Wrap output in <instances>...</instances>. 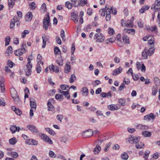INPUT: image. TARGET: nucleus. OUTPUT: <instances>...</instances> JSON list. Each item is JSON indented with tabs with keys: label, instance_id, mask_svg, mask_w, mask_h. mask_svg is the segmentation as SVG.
I'll return each instance as SVG.
<instances>
[{
	"label": "nucleus",
	"instance_id": "nucleus-1",
	"mask_svg": "<svg viewBox=\"0 0 160 160\" xmlns=\"http://www.w3.org/2000/svg\"><path fill=\"white\" fill-rule=\"evenodd\" d=\"M99 13L102 16H105L106 15V20L107 21H109L110 20L111 18V12L109 8L105 7V8H103L99 10Z\"/></svg>",
	"mask_w": 160,
	"mask_h": 160
},
{
	"label": "nucleus",
	"instance_id": "nucleus-2",
	"mask_svg": "<svg viewBox=\"0 0 160 160\" xmlns=\"http://www.w3.org/2000/svg\"><path fill=\"white\" fill-rule=\"evenodd\" d=\"M154 47H151L148 50L146 48H145L142 52V57L144 59H146L148 56H152L154 53L155 51Z\"/></svg>",
	"mask_w": 160,
	"mask_h": 160
},
{
	"label": "nucleus",
	"instance_id": "nucleus-3",
	"mask_svg": "<svg viewBox=\"0 0 160 160\" xmlns=\"http://www.w3.org/2000/svg\"><path fill=\"white\" fill-rule=\"evenodd\" d=\"M28 63L26 65V68L25 69L26 75L29 76L32 73V65L31 63V59L29 58H28Z\"/></svg>",
	"mask_w": 160,
	"mask_h": 160
},
{
	"label": "nucleus",
	"instance_id": "nucleus-4",
	"mask_svg": "<svg viewBox=\"0 0 160 160\" xmlns=\"http://www.w3.org/2000/svg\"><path fill=\"white\" fill-rule=\"evenodd\" d=\"M10 91L12 98L15 103H17L19 100V96L15 89L13 87L10 89Z\"/></svg>",
	"mask_w": 160,
	"mask_h": 160
},
{
	"label": "nucleus",
	"instance_id": "nucleus-5",
	"mask_svg": "<svg viewBox=\"0 0 160 160\" xmlns=\"http://www.w3.org/2000/svg\"><path fill=\"white\" fill-rule=\"evenodd\" d=\"M103 141V140H98L95 141V143L97 144L96 147L93 149V152L95 154H98L101 150V147L99 146V145L101 144Z\"/></svg>",
	"mask_w": 160,
	"mask_h": 160
},
{
	"label": "nucleus",
	"instance_id": "nucleus-6",
	"mask_svg": "<svg viewBox=\"0 0 160 160\" xmlns=\"http://www.w3.org/2000/svg\"><path fill=\"white\" fill-rule=\"evenodd\" d=\"M93 134V131L91 129L86 130L83 132L82 133V138H86L91 137Z\"/></svg>",
	"mask_w": 160,
	"mask_h": 160
},
{
	"label": "nucleus",
	"instance_id": "nucleus-7",
	"mask_svg": "<svg viewBox=\"0 0 160 160\" xmlns=\"http://www.w3.org/2000/svg\"><path fill=\"white\" fill-rule=\"evenodd\" d=\"M50 17L48 15L47 17L44 18L43 20V27L44 28L47 30L50 25Z\"/></svg>",
	"mask_w": 160,
	"mask_h": 160
},
{
	"label": "nucleus",
	"instance_id": "nucleus-8",
	"mask_svg": "<svg viewBox=\"0 0 160 160\" xmlns=\"http://www.w3.org/2000/svg\"><path fill=\"white\" fill-rule=\"evenodd\" d=\"M152 9H154L155 12H157L160 10V0H156L154 4L153 5L152 7Z\"/></svg>",
	"mask_w": 160,
	"mask_h": 160
},
{
	"label": "nucleus",
	"instance_id": "nucleus-9",
	"mask_svg": "<svg viewBox=\"0 0 160 160\" xmlns=\"http://www.w3.org/2000/svg\"><path fill=\"white\" fill-rule=\"evenodd\" d=\"M95 39H97L96 41L102 42L104 40V37L101 33H96L94 37Z\"/></svg>",
	"mask_w": 160,
	"mask_h": 160
},
{
	"label": "nucleus",
	"instance_id": "nucleus-10",
	"mask_svg": "<svg viewBox=\"0 0 160 160\" xmlns=\"http://www.w3.org/2000/svg\"><path fill=\"white\" fill-rule=\"evenodd\" d=\"M26 51L25 48H21L15 51L14 53L16 56H20L25 53Z\"/></svg>",
	"mask_w": 160,
	"mask_h": 160
},
{
	"label": "nucleus",
	"instance_id": "nucleus-11",
	"mask_svg": "<svg viewBox=\"0 0 160 160\" xmlns=\"http://www.w3.org/2000/svg\"><path fill=\"white\" fill-rule=\"evenodd\" d=\"M42 48H44L46 45L47 41L48 42L50 39L49 36H46L45 35H42Z\"/></svg>",
	"mask_w": 160,
	"mask_h": 160
},
{
	"label": "nucleus",
	"instance_id": "nucleus-12",
	"mask_svg": "<svg viewBox=\"0 0 160 160\" xmlns=\"http://www.w3.org/2000/svg\"><path fill=\"white\" fill-rule=\"evenodd\" d=\"M41 138L43 139L45 142H47L50 144H53L52 141L51 139L44 134H42L41 136Z\"/></svg>",
	"mask_w": 160,
	"mask_h": 160
},
{
	"label": "nucleus",
	"instance_id": "nucleus-13",
	"mask_svg": "<svg viewBox=\"0 0 160 160\" xmlns=\"http://www.w3.org/2000/svg\"><path fill=\"white\" fill-rule=\"evenodd\" d=\"M135 127L136 128L139 130H148L149 128V127L147 125H144L140 124H137Z\"/></svg>",
	"mask_w": 160,
	"mask_h": 160
},
{
	"label": "nucleus",
	"instance_id": "nucleus-14",
	"mask_svg": "<svg viewBox=\"0 0 160 160\" xmlns=\"http://www.w3.org/2000/svg\"><path fill=\"white\" fill-rule=\"evenodd\" d=\"M27 127L33 133H36L38 132V130L37 129L36 127L33 125H28Z\"/></svg>",
	"mask_w": 160,
	"mask_h": 160
},
{
	"label": "nucleus",
	"instance_id": "nucleus-15",
	"mask_svg": "<svg viewBox=\"0 0 160 160\" xmlns=\"http://www.w3.org/2000/svg\"><path fill=\"white\" fill-rule=\"evenodd\" d=\"M108 108L111 111H114L115 110H118L120 109V106L119 105L115 104H111L108 105Z\"/></svg>",
	"mask_w": 160,
	"mask_h": 160
},
{
	"label": "nucleus",
	"instance_id": "nucleus-16",
	"mask_svg": "<svg viewBox=\"0 0 160 160\" xmlns=\"http://www.w3.org/2000/svg\"><path fill=\"white\" fill-rule=\"evenodd\" d=\"M155 116L152 113H150L148 115H147L144 117V120L147 121H150V120H154L155 118Z\"/></svg>",
	"mask_w": 160,
	"mask_h": 160
},
{
	"label": "nucleus",
	"instance_id": "nucleus-17",
	"mask_svg": "<svg viewBox=\"0 0 160 160\" xmlns=\"http://www.w3.org/2000/svg\"><path fill=\"white\" fill-rule=\"evenodd\" d=\"M5 82V79L3 77H2L1 78L0 81V87L1 88V90L2 92H3L5 91V88L4 87V83Z\"/></svg>",
	"mask_w": 160,
	"mask_h": 160
},
{
	"label": "nucleus",
	"instance_id": "nucleus-18",
	"mask_svg": "<svg viewBox=\"0 0 160 160\" xmlns=\"http://www.w3.org/2000/svg\"><path fill=\"white\" fill-rule=\"evenodd\" d=\"M58 92L59 93L62 94L68 99H70V97L69 94V90H68L66 91H64L59 89L58 90Z\"/></svg>",
	"mask_w": 160,
	"mask_h": 160
},
{
	"label": "nucleus",
	"instance_id": "nucleus-19",
	"mask_svg": "<svg viewBox=\"0 0 160 160\" xmlns=\"http://www.w3.org/2000/svg\"><path fill=\"white\" fill-rule=\"evenodd\" d=\"M30 106L31 109L34 110H36L37 107L36 103L35 100L33 98L30 99Z\"/></svg>",
	"mask_w": 160,
	"mask_h": 160
},
{
	"label": "nucleus",
	"instance_id": "nucleus-20",
	"mask_svg": "<svg viewBox=\"0 0 160 160\" xmlns=\"http://www.w3.org/2000/svg\"><path fill=\"white\" fill-rule=\"evenodd\" d=\"M32 18V13L29 12L26 15L25 17V20L26 21H30L31 20Z\"/></svg>",
	"mask_w": 160,
	"mask_h": 160
},
{
	"label": "nucleus",
	"instance_id": "nucleus-21",
	"mask_svg": "<svg viewBox=\"0 0 160 160\" xmlns=\"http://www.w3.org/2000/svg\"><path fill=\"white\" fill-rule=\"evenodd\" d=\"M18 21V18L17 16H14L13 18L11 20L10 28H13L15 25V22H17Z\"/></svg>",
	"mask_w": 160,
	"mask_h": 160
},
{
	"label": "nucleus",
	"instance_id": "nucleus-22",
	"mask_svg": "<svg viewBox=\"0 0 160 160\" xmlns=\"http://www.w3.org/2000/svg\"><path fill=\"white\" fill-rule=\"evenodd\" d=\"M135 30L134 29L125 28L124 29V32L130 34L131 35H134L135 33Z\"/></svg>",
	"mask_w": 160,
	"mask_h": 160
},
{
	"label": "nucleus",
	"instance_id": "nucleus-23",
	"mask_svg": "<svg viewBox=\"0 0 160 160\" xmlns=\"http://www.w3.org/2000/svg\"><path fill=\"white\" fill-rule=\"evenodd\" d=\"M122 71L121 67H119L118 68L115 69L112 72L113 75H116L120 73Z\"/></svg>",
	"mask_w": 160,
	"mask_h": 160
},
{
	"label": "nucleus",
	"instance_id": "nucleus-24",
	"mask_svg": "<svg viewBox=\"0 0 160 160\" xmlns=\"http://www.w3.org/2000/svg\"><path fill=\"white\" fill-rule=\"evenodd\" d=\"M81 92H82L83 95L85 96H87L88 94V90L86 87H83L82 88Z\"/></svg>",
	"mask_w": 160,
	"mask_h": 160
},
{
	"label": "nucleus",
	"instance_id": "nucleus-25",
	"mask_svg": "<svg viewBox=\"0 0 160 160\" xmlns=\"http://www.w3.org/2000/svg\"><path fill=\"white\" fill-rule=\"evenodd\" d=\"M71 66L68 64H66L64 67V72L68 73L71 71Z\"/></svg>",
	"mask_w": 160,
	"mask_h": 160
},
{
	"label": "nucleus",
	"instance_id": "nucleus-26",
	"mask_svg": "<svg viewBox=\"0 0 160 160\" xmlns=\"http://www.w3.org/2000/svg\"><path fill=\"white\" fill-rule=\"evenodd\" d=\"M142 135L143 137H149L151 136L152 133L150 132L144 131L142 132Z\"/></svg>",
	"mask_w": 160,
	"mask_h": 160
},
{
	"label": "nucleus",
	"instance_id": "nucleus-27",
	"mask_svg": "<svg viewBox=\"0 0 160 160\" xmlns=\"http://www.w3.org/2000/svg\"><path fill=\"white\" fill-rule=\"evenodd\" d=\"M132 21L131 20H128L126 22V26L127 27L131 28L133 26Z\"/></svg>",
	"mask_w": 160,
	"mask_h": 160
},
{
	"label": "nucleus",
	"instance_id": "nucleus-28",
	"mask_svg": "<svg viewBox=\"0 0 160 160\" xmlns=\"http://www.w3.org/2000/svg\"><path fill=\"white\" fill-rule=\"evenodd\" d=\"M128 158V156L127 152H124L121 155V158L122 160H127Z\"/></svg>",
	"mask_w": 160,
	"mask_h": 160
},
{
	"label": "nucleus",
	"instance_id": "nucleus-29",
	"mask_svg": "<svg viewBox=\"0 0 160 160\" xmlns=\"http://www.w3.org/2000/svg\"><path fill=\"white\" fill-rule=\"evenodd\" d=\"M136 147L137 149H141L143 148L144 147V145L141 142H138V143H136Z\"/></svg>",
	"mask_w": 160,
	"mask_h": 160
},
{
	"label": "nucleus",
	"instance_id": "nucleus-30",
	"mask_svg": "<svg viewBox=\"0 0 160 160\" xmlns=\"http://www.w3.org/2000/svg\"><path fill=\"white\" fill-rule=\"evenodd\" d=\"M150 6L148 5L143 6L139 10L140 12L141 13H144L145 11L148 10Z\"/></svg>",
	"mask_w": 160,
	"mask_h": 160
},
{
	"label": "nucleus",
	"instance_id": "nucleus-31",
	"mask_svg": "<svg viewBox=\"0 0 160 160\" xmlns=\"http://www.w3.org/2000/svg\"><path fill=\"white\" fill-rule=\"evenodd\" d=\"M15 0H8V4L10 8H12L14 5Z\"/></svg>",
	"mask_w": 160,
	"mask_h": 160
},
{
	"label": "nucleus",
	"instance_id": "nucleus-32",
	"mask_svg": "<svg viewBox=\"0 0 160 160\" xmlns=\"http://www.w3.org/2000/svg\"><path fill=\"white\" fill-rule=\"evenodd\" d=\"M17 141L16 138L14 137H13L9 140V143L12 145L15 144Z\"/></svg>",
	"mask_w": 160,
	"mask_h": 160
},
{
	"label": "nucleus",
	"instance_id": "nucleus-33",
	"mask_svg": "<svg viewBox=\"0 0 160 160\" xmlns=\"http://www.w3.org/2000/svg\"><path fill=\"white\" fill-rule=\"evenodd\" d=\"M47 105L48 106V111H52L53 110L54 107L51 104V102L50 101H48L47 103Z\"/></svg>",
	"mask_w": 160,
	"mask_h": 160
},
{
	"label": "nucleus",
	"instance_id": "nucleus-34",
	"mask_svg": "<svg viewBox=\"0 0 160 160\" xmlns=\"http://www.w3.org/2000/svg\"><path fill=\"white\" fill-rule=\"evenodd\" d=\"M72 20L75 23H77L78 22V20L77 19V16L74 13H73L71 14Z\"/></svg>",
	"mask_w": 160,
	"mask_h": 160
},
{
	"label": "nucleus",
	"instance_id": "nucleus-35",
	"mask_svg": "<svg viewBox=\"0 0 160 160\" xmlns=\"http://www.w3.org/2000/svg\"><path fill=\"white\" fill-rule=\"evenodd\" d=\"M12 48L11 46L8 47L6 53L7 54V56H9L12 53Z\"/></svg>",
	"mask_w": 160,
	"mask_h": 160
},
{
	"label": "nucleus",
	"instance_id": "nucleus-36",
	"mask_svg": "<svg viewBox=\"0 0 160 160\" xmlns=\"http://www.w3.org/2000/svg\"><path fill=\"white\" fill-rule=\"evenodd\" d=\"M40 11L42 13L46 11V6L45 3H43L40 8Z\"/></svg>",
	"mask_w": 160,
	"mask_h": 160
},
{
	"label": "nucleus",
	"instance_id": "nucleus-37",
	"mask_svg": "<svg viewBox=\"0 0 160 160\" xmlns=\"http://www.w3.org/2000/svg\"><path fill=\"white\" fill-rule=\"evenodd\" d=\"M140 139V138L138 137H133L131 138V140L134 143H138Z\"/></svg>",
	"mask_w": 160,
	"mask_h": 160
},
{
	"label": "nucleus",
	"instance_id": "nucleus-38",
	"mask_svg": "<svg viewBox=\"0 0 160 160\" xmlns=\"http://www.w3.org/2000/svg\"><path fill=\"white\" fill-rule=\"evenodd\" d=\"M76 80V77L73 74H72L71 76L70 79H69V82L71 83H72L74 82L75 80Z\"/></svg>",
	"mask_w": 160,
	"mask_h": 160
},
{
	"label": "nucleus",
	"instance_id": "nucleus-39",
	"mask_svg": "<svg viewBox=\"0 0 160 160\" xmlns=\"http://www.w3.org/2000/svg\"><path fill=\"white\" fill-rule=\"evenodd\" d=\"M122 39L124 42L126 43H129V38L126 35L122 37Z\"/></svg>",
	"mask_w": 160,
	"mask_h": 160
},
{
	"label": "nucleus",
	"instance_id": "nucleus-40",
	"mask_svg": "<svg viewBox=\"0 0 160 160\" xmlns=\"http://www.w3.org/2000/svg\"><path fill=\"white\" fill-rule=\"evenodd\" d=\"M55 98L56 99L59 100L60 101H62L63 99L62 95L59 94H57L55 95Z\"/></svg>",
	"mask_w": 160,
	"mask_h": 160
},
{
	"label": "nucleus",
	"instance_id": "nucleus-41",
	"mask_svg": "<svg viewBox=\"0 0 160 160\" xmlns=\"http://www.w3.org/2000/svg\"><path fill=\"white\" fill-rule=\"evenodd\" d=\"M65 6L68 9H71L72 8V5L70 2L67 1L65 3Z\"/></svg>",
	"mask_w": 160,
	"mask_h": 160
},
{
	"label": "nucleus",
	"instance_id": "nucleus-42",
	"mask_svg": "<svg viewBox=\"0 0 160 160\" xmlns=\"http://www.w3.org/2000/svg\"><path fill=\"white\" fill-rule=\"evenodd\" d=\"M10 40V38L9 36H7L5 38V45L6 46H8L9 44V42Z\"/></svg>",
	"mask_w": 160,
	"mask_h": 160
},
{
	"label": "nucleus",
	"instance_id": "nucleus-43",
	"mask_svg": "<svg viewBox=\"0 0 160 160\" xmlns=\"http://www.w3.org/2000/svg\"><path fill=\"white\" fill-rule=\"evenodd\" d=\"M49 155L50 157L52 158H55L56 157V155L52 150L49 151Z\"/></svg>",
	"mask_w": 160,
	"mask_h": 160
},
{
	"label": "nucleus",
	"instance_id": "nucleus-44",
	"mask_svg": "<svg viewBox=\"0 0 160 160\" xmlns=\"http://www.w3.org/2000/svg\"><path fill=\"white\" fill-rule=\"evenodd\" d=\"M150 153V151L148 150H146L144 155L143 157L145 158V160H148V157L149 154Z\"/></svg>",
	"mask_w": 160,
	"mask_h": 160
},
{
	"label": "nucleus",
	"instance_id": "nucleus-45",
	"mask_svg": "<svg viewBox=\"0 0 160 160\" xmlns=\"http://www.w3.org/2000/svg\"><path fill=\"white\" fill-rule=\"evenodd\" d=\"M46 130L47 132H48L50 134H51V135H54L55 134L54 131L49 128H46Z\"/></svg>",
	"mask_w": 160,
	"mask_h": 160
},
{
	"label": "nucleus",
	"instance_id": "nucleus-46",
	"mask_svg": "<svg viewBox=\"0 0 160 160\" xmlns=\"http://www.w3.org/2000/svg\"><path fill=\"white\" fill-rule=\"evenodd\" d=\"M149 31L152 32L155 31L156 33H157L158 28L156 26H154L150 27Z\"/></svg>",
	"mask_w": 160,
	"mask_h": 160
},
{
	"label": "nucleus",
	"instance_id": "nucleus-47",
	"mask_svg": "<svg viewBox=\"0 0 160 160\" xmlns=\"http://www.w3.org/2000/svg\"><path fill=\"white\" fill-rule=\"evenodd\" d=\"M154 38H152L148 41V43L149 44L152 46V47H154Z\"/></svg>",
	"mask_w": 160,
	"mask_h": 160
},
{
	"label": "nucleus",
	"instance_id": "nucleus-48",
	"mask_svg": "<svg viewBox=\"0 0 160 160\" xmlns=\"http://www.w3.org/2000/svg\"><path fill=\"white\" fill-rule=\"evenodd\" d=\"M111 143L109 142L108 143L106 144L105 148L104 149V152H107L109 149V147L111 145Z\"/></svg>",
	"mask_w": 160,
	"mask_h": 160
},
{
	"label": "nucleus",
	"instance_id": "nucleus-49",
	"mask_svg": "<svg viewBox=\"0 0 160 160\" xmlns=\"http://www.w3.org/2000/svg\"><path fill=\"white\" fill-rule=\"evenodd\" d=\"M60 36L62 39L64 41L66 39L65 38V32L62 29L61 31Z\"/></svg>",
	"mask_w": 160,
	"mask_h": 160
},
{
	"label": "nucleus",
	"instance_id": "nucleus-50",
	"mask_svg": "<svg viewBox=\"0 0 160 160\" xmlns=\"http://www.w3.org/2000/svg\"><path fill=\"white\" fill-rule=\"evenodd\" d=\"M29 31L28 30H25L22 33V38H24L26 36V35L28 34L29 33Z\"/></svg>",
	"mask_w": 160,
	"mask_h": 160
},
{
	"label": "nucleus",
	"instance_id": "nucleus-51",
	"mask_svg": "<svg viewBox=\"0 0 160 160\" xmlns=\"http://www.w3.org/2000/svg\"><path fill=\"white\" fill-rule=\"evenodd\" d=\"M17 127L15 126H12L10 128V130L12 133H14L17 130Z\"/></svg>",
	"mask_w": 160,
	"mask_h": 160
},
{
	"label": "nucleus",
	"instance_id": "nucleus-52",
	"mask_svg": "<svg viewBox=\"0 0 160 160\" xmlns=\"http://www.w3.org/2000/svg\"><path fill=\"white\" fill-rule=\"evenodd\" d=\"M56 118L58 121H59L60 122H62V120L63 118V116L62 115H58L57 116Z\"/></svg>",
	"mask_w": 160,
	"mask_h": 160
},
{
	"label": "nucleus",
	"instance_id": "nucleus-53",
	"mask_svg": "<svg viewBox=\"0 0 160 160\" xmlns=\"http://www.w3.org/2000/svg\"><path fill=\"white\" fill-rule=\"evenodd\" d=\"M78 4L81 6H83L86 4L87 3V0H84L80 1V2H78Z\"/></svg>",
	"mask_w": 160,
	"mask_h": 160
},
{
	"label": "nucleus",
	"instance_id": "nucleus-54",
	"mask_svg": "<svg viewBox=\"0 0 160 160\" xmlns=\"http://www.w3.org/2000/svg\"><path fill=\"white\" fill-rule=\"evenodd\" d=\"M119 102L121 106H124L125 105V101L124 99L121 98L119 99Z\"/></svg>",
	"mask_w": 160,
	"mask_h": 160
},
{
	"label": "nucleus",
	"instance_id": "nucleus-55",
	"mask_svg": "<svg viewBox=\"0 0 160 160\" xmlns=\"http://www.w3.org/2000/svg\"><path fill=\"white\" fill-rule=\"evenodd\" d=\"M54 53L56 55L58 54L59 52L60 53L61 52V51L59 49V48H58L57 47H55V48H54Z\"/></svg>",
	"mask_w": 160,
	"mask_h": 160
},
{
	"label": "nucleus",
	"instance_id": "nucleus-56",
	"mask_svg": "<svg viewBox=\"0 0 160 160\" xmlns=\"http://www.w3.org/2000/svg\"><path fill=\"white\" fill-rule=\"evenodd\" d=\"M157 89L155 87H153L152 88V93L153 95H155L158 92Z\"/></svg>",
	"mask_w": 160,
	"mask_h": 160
},
{
	"label": "nucleus",
	"instance_id": "nucleus-57",
	"mask_svg": "<svg viewBox=\"0 0 160 160\" xmlns=\"http://www.w3.org/2000/svg\"><path fill=\"white\" fill-rule=\"evenodd\" d=\"M30 8L32 9H34L36 8L35 3L32 2L29 5Z\"/></svg>",
	"mask_w": 160,
	"mask_h": 160
},
{
	"label": "nucleus",
	"instance_id": "nucleus-58",
	"mask_svg": "<svg viewBox=\"0 0 160 160\" xmlns=\"http://www.w3.org/2000/svg\"><path fill=\"white\" fill-rule=\"evenodd\" d=\"M110 9V12L111 11H112V13L114 15H116L117 14V11L116 8H114L112 7H111Z\"/></svg>",
	"mask_w": 160,
	"mask_h": 160
},
{
	"label": "nucleus",
	"instance_id": "nucleus-59",
	"mask_svg": "<svg viewBox=\"0 0 160 160\" xmlns=\"http://www.w3.org/2000/svg\"><path fill=\"white\" fill-rule=\"evenodd\" d=\"M126 86L124 84L122 83V84L120 86L118 90L119 91H122L123 88H126Z\"/></svg>",
	"mask_w": 160,
	"mask_h": 160
},
{
	"label": "nucleus",
	"instance_id": "nucleus-60",
	"mask_svg": "<svg viewBox=\"0 0 160 160\" xmlns=\"http://www.w3.org/2000/svg\"><path fill=\"white\" fill-rule=\"evenodd\" d=\"M123 82L127 85L130 82L129 79L128 78H124Z\"/></svg>",
	"mask_w": 160,
	"mask_h": 160
},
{
	"label": "nucleus",
	"instance_id": "nucleus-61",
	"mask_svg": "<svg viewBox=\"0 0 160 160\" xmlns=\"http://www.w3.org/2000/svg\"><path fill=\"white\" fill-rule=\"evenodd\" d=\"M68 86L67 85L62 84L61 85L60 88L63 90L67 89V88H68Z\"/></svg>",
	"mask_w": 160,
	"mask_h": 160
},
{
	"label": "nucleus",
	"instance_id": "nucleus-62",
	"mask_svg": "<svg viewBox=\"0 0 160 160\" xmlns=\"http://www.w3.org/2000/svg\"><path fill=\"white\" fill-rule=\"evenodd\" d=\"M108 33L110 35H113L114 33L113 29L111 28H109L108 29Z\"/></svg>",
	"mask_w": 160,
	"mask_h": 160
},
{
	"label": "nucleus",
	"instance_id": "nucleus-63",
	"mask_svg": "<svg viewBox=\"0 0 160 160\" xmlns=\"http://www.w3.org/2000/svg\"><path fill=\"white\" fill-rule=\"evenodd\" d=\"M13 42L15 44H19L18 39L16 38H14L13 39Z\"/></svg>",
	"mask_w": 160,
	"mask_h": 160
},
{
	"label": "nucleus",
	"instance_id": "nucleus-64",
	"mask_svg": "<svg viewBox=\"0 0 160 160\" xmlns=\"http://www.w3.org/2000/svg\"><path fill=\"white\" fill-rule=\"evenodd\" d=\"M93 13V10L91 8H88L87 10V13L89 15H91Z\"/></svg>",
	"mask_w": 160,
	"mask_h": 160
}]
</instances>
